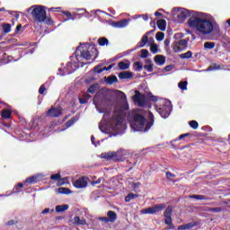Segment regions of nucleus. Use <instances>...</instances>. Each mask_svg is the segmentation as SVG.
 Masks as SVG:
<instances>
[{
    "mask_svg": "<svg viewBox=\"0 0 230 230\" xmlns=\"http://www.w3.org/2000/svg\"><path fill=\"white\" fill-rule=\"evenodd\" d=\"M156 111L160 116L166 119L172 114V105L168 102H164L161 107H157Z\"/></svg>",
    "mask_w": 230,
    "mask_h": 230,
    "instance_id": "nucleus-8",
    "label": "nucleus"
},
{
    "mask_svg": "<svg viewBox=\"0 0 230 230\" xmlns=\"http://www.w3.org/2000/svg\"><path fill=\"white\" fill-rule=\"evenodd\" d=\"M148 57V50L147 49H141L140 58H147Z\"/></svg>",
    "mask_w": 230,
    "mask_h": 230,
    "instance_id": "nucleus-49",
    "label": "nucleus"
},
{
    "mask_svg": "<svg viewBox=\"0 0 230 230\" xmlns=\"http://www.w3.org/2000/svg\"><path fill=\"white\" fill-rule=\"evenodd\" d=\"M15 224H19V221H17V220H9L6 224H5V226H15Z\"/></svg>",
    "mask_w": 230,
    "mask_h": 230,
    "instance_id": "nucleus-54",
    "label": "nucleus"
},
{
    "mask_svg": "<svg viewBox=\"0 0 230 230\" xmlns=\"http://www.w3.org/2000/svg\"><path fill=\"white\" fill-rule=\"evenodd\" d=\"M137 197H139V195L134 194V193H128L125 197V202H130V200H134V199H137Z\"/></svg>",
    "mask_w": 230,
    "mask_h": 230,
    "instance_id": "nucleus-33",
    "label": "nucleus"
},
{
    "mask_svg": "<svg viewBox=\"0 0 230 230\" xmlns=\"http://www.w3.org/2000/svg\"><path fill=\"white\" fill-rule=\"evenodd\" d=\"M119 151L118 152H108L104 155V159L110 161V159H113V161H121V159L118 158Z\"/></svg>",
    "mask_w": 230,
    "mask_h": 230,
    "instance_id": "nucleus-16",
    "label": "nucleus"
},
{
    "mask_svg": "<svg viewBox=\"0 0 230 230\" xmlns=\"http://www.w3.org/2000/svg\"><path fill=\"white\" fill-rule=\"evenodd\" d=\"M129 22H130V19H122L119 22H112L111 26L113 28H127Z\"/></svg>",
    "mask_w": 230,
    "mask_h": 230,
    "instance_id": "nucleus-14",
    "label": "nucleus"
},
{
    "mask_svg": "<svg viewBox=\"0 0 230 230\" xmlns=\"http://www.w3.org/2000/svg\"><path fill=\"white\" fill-rule=\"evenodd\" d=\"M99 46H109V40L105 37H102L98 39Z\"/></svg>",
    "mask_w": 230,
    "mask_h": 230,
    "instance_id": "nucleus-32",
    "label": "nucleus"
},
{
    "mask_svg": "<svg viewBox=\"0 0 230 230\" xmlns=\"http://www.w3.org/2000/svg\"><path fill=\"white\" fill-rule=\"evenodd\" d=\"M155 62L158 66H164V64L166 63V57L163 55H156L155 57Z\"/></svg>",
    "mask_w": 230,
    "mask_h": 230,
    "instance_id": "nucleus-19",
    "label": "nucleus"
},
{
    "mask_svg": "<svg viewBox=\"0 0 230 230\" xmlns=\"http://www.w3.org/2000/svg\"><path fill=\"white\" fill-rule=\"evenodd\" d=\"M27 12H31V17L35 22H44L47 19L46 6L32 5Z\"/></svg>",
    "mask_w": 230,
    "mask_h": 230,
    "instance_id": "nucleus-3",
    "label": "nucleus"
},
{
    "mask_svg": "<svg viewBox=\"0 0 230 230\" xmlns=\"http://www.w3.org/2000/svg\"><path fill=\"white\" fill-rule=\"evenodd\" d=\"M1 117L4 119H10V118H12V111L6 110V109L3 110L1 113Z\"/></svg>",
    "mask_w": 230,
    "mask_h": 230,
    "instance_id": "nucleus-26",
    "label": "nucleus"
},
{
    "mask_svg": "<svg viewBox=\"0 0 230 230\" xmlns=\"http://www.w3.org/2000/svg\"><path fill=\"white\" fill-rule=\"evenodd\" d=\"M118 67L120 69V71H125L130 67V63H125L123 61H120L118 63Z\"/></svg>",
    "mask_w": 230,
    "mask_h": 230,
    "instance_id": "nucleus-27",
    "label": "nucleus"
},
{
    "mask_svg": "<svg viewBox=\"0 0 230 230\" xmlns=\"http://www.w3.org/2000/svg\"><path fill=\"white\" fill-rule=\"evenodd\" d=\"M166 208V205L164 203L156 204L153 207L147 208L144 210H142V213L144 215H154L155 213H159Z\"/></svg>",
    "mask_w": 230,
    "mask_h": 230,
    "instance_id": "nucleus-9",
    "label": "nucleus"
},
{
    "mask_svg": "<svg viewBox=\"0 0 230 230\" xmlns=\"http://www.w3.org/2000/svg\"><path fill=\"white\" fill-rule=\"evenodd\" d=\"M107 84L112 85V84H118V77L116 75H110L106 79Z\"/></svg>",
    "mask_w": 230,
    "mask_h": 230,
    "instance_id": "nucleus-30",
    "label": "nucleus"
},
{
    "mask_svg": "<svg viewBox=\"0 0 230 230\" xmlns=\"http://www.w3.org/2000/svg\"><path fill=\"white\" fill-rule=\"evenodd\" d=\"M135 66H137V71H142L143 70V63L137 61L135 62Z\"/></svg>",
    "mask_w": 230,
    "mask_h": 230,
    "instance_id": "nucleus-51",
    "label": "nucleus"
},
{
    "mask_svg": "<svg viewBox=\"0 0 230 230\" xmlns=\"http://www.w3.org/2000/svg\"><path fill=\"white\" fill-rule=\"evenodd\" d=\"M188 136H190V133L182 134L179 137V139H184V137H188Z\"/></svg>",
    "mask_w": 230,
    "mask_h": 230,
    "instance_id": "nucleus-62",
    "label": "nucleus"
},
{
    "mask_svg": "<svg viewBox=\"0 0 230 230\" xmlns=\"http://www.w3.org/2000/svg\"><path fill=\"white\" fill-rule=\"evenodd\" d=\"M87 98H85V97H83V98H79V103L81 104V105H85V103H87Z\"/></svg>",
    "mask_w": 230,
    "mask_h": 230,
    "instance_id": "nucleus-56",
    "label": "nucleus"
},
{
    "mask_svg": "<svg viewBox=\"0 0 230 230\" xmlns=\"http://www.w3.org/2000/svg\"><path fill=\"white\" fill-rule=\"evenodd\" d=\"M155 39H156V40H158L159 42H161V40H164V32H161V31L157 32V33L155 34Z\"/></svg>",
    "mask_w": 230,
    "mask_h": 230,
    "instance_id": "nucleus-43",
    "label": "nucleus"
},
{
    "mask_svg": "<svg viewBox=\"0 0 230 230\" xmlns=\"http://www.w3.org/2000/svg\"><path fill=\"white\" fill-rule=\"evenodd\" d=\"M156 25L158 26V29L161 31H165L166 30V21L165 20H158L156 22Z\"/></svg>",
    "mask_w": 230,
    "mask_h": 230,
    "instance_id": "nucleus-24",
    "label": "nucleus"
},
{
    "mask_svg": "<svg viewBox=\"0 0 230 230\" xmlns=\"http://www.w3.org/2000/svg\"><path fill=\"white\" fill-rule=\"evenodd\" d=\"M62 114V108L52 107L47 111V116L50 118H58Z\"/></svg>",
    "mask_w": 230,
    "mask_h": 230,
    "instance_id": "nucleus-12",
    "label": "nucleus"
},
{
    "mask_svg": "<svg viewBox=\"0 0 230 230\" xmlns=\"http://www.w3.org/2000/svg\"><path fill=\"white\" fill-rule=\"evenodd\" d=\"M133 102H135L138 107H145L146 105V95L141 94L139 91H136L133 96Z\"/></svg>",
    "mask_w": 230,
    "mask_h": 230,
    "instance_id": "nucleus-10",
    "label": "nucleus"
},
{
    "mask_svg": "<svg viewBox=\"0 0 230 230\" xmlns=\"http://www.w3.org/2000/svg\"><path fill=\"white\" fill-rule=\"evenodd\" d=\"M4 64H8V61H6V59L4 58L0 59V66H3Z\"/></svg>",
    "mask_w": 230,
    "mask_h": 230,
    "instance_id": "nucleus-63",
    "label": "nucleus"
},
{
    "mask_svg": "<svg viewBox=\"0 0 230 230\" xmlns=\"http://www.w3.org/2000/svg\"><path fill=\"white\" fill-rule=\"evenodd\" d=\"M69 209V205H58L56 206V213H64Z\"/></svg>",
    "mask_w": 230,
    "mask_h": 230,
    "instance_id": "nucleus-25",
    "label": "nucleus"
},
{
    "mask_svg": "<svg viewBox=\"0 0 230 230\" xmlns=\"http://www.w3.org/2000/svg\"><path fill=\"white\" fill-rule=\"evenodd\" d=\"M177 42L179 43L180 47L182 46L181 48L183 49L186 48V46H188V40H180Z\"/></svg>",
    "mask_w": 230,
    "mask_h": 230,
    "instance_id": "nucleus-50",
    "label": "nucleus"
},
{
    "mask_svg": "<svg viewBox=\"0 0 230 230\" xmlns=\"http://www.w3.org/2000/svg\"><path fill=\"white\" fill-rule=\"evenodd\" d=\"M208 211L209 213H220L222 211V208L217 207V208H208Z\"/></svg>",
    "mask_w": 230,
    "mask_h": 230,
    "instance_id": "nucleus-40",
    "label": "nucleus"
},
{
    "mask_svg": "<svg viewBox=\"0 0 230 230\" xmlns=\"http://www.w3.org/2000/svg\"><path fill=\"white\" fill-rule=\"evenodd\" d=\"M74 226H87L85 219H80V217L75 216L74 217Z\"/></svg>",
    "mask_w": 230,
    "mask_h": 230,
    "instance_id": "nucleus-22",
    "label": "nucleus"
},
{
    "mask_svg": "<svg viewBox=\"0 0 230 230\" xmlns=\"http://www.w3.org/2000/svg\"><path fill=\"white\" fill-rule=\"evenodd\" d=\"M150 51H152L154 55L159 53V46H157V44L151 45Z\"/></svg>",
    "mask_w": 230,
    "mask_h": 230,
    "instance_id": "nucleus-41",
    "label": "nucleus"
},
{
    "mask_svg": "<svg viewBox=\"0 0 230 230\" xmlns=\"http://www.w3.org/2000/svg\"><path fill=\"white\" fill-rule=\"evenodd\" d=\"M188 25L190 28H196L197 31L202 35H209L213 33V30H219L217 22H211L207 18L195 16V14H192V16L190 17L188 20Z\"/></svg>",
    "mask_w": 230,
    "mask_h": 230,
    "instance_id": "nucleus-1",
    "label": "nucleus"
},
{
    "mask_svg": "<svg viewBox=\"0 0 230 230\" xmlns=\"http://www.w3.org/2000/svg\"><path fill=\"white\" fill-rule=\"evenodd\" d=\"M189 125L191 128H193V130H197L199 128V122H197V120H190Z\"/></svg>",
    "mask_w": 230,
    "mask_h": 230,
    "instance_id": "nucleus-39",
    "label": "nucleus"
},
{
    "mask_svg": "<svg viewBox=\"0 0 230 230\" xmlns=\"http://www.w3.org/2000/svg\"><path fill=\"white\" fill-rule=\"evenodd\" d=\"M44 93H46V85L41 84L40 89H39V93L40 94H44Z\"/></svg>",
    "mask_w": 230,
    "mask_h": 230,
    "instance_id": "nucleus-53",
    "label": "nucleus"
},
{
    "mask_svg": "<svg viewBox=\"0 0 230 230\" xmlns=\"http://www.w3.org/2000/svg\"><path fill=\"white\" fill-rule=\"evenodd\" d=\"M164 46H165V48H169V46H170V39L169 38L165 39Z\"/></svg>",
    "mask_w": 230,
    "mask_h": 230,
    "instance_id": "nucleus-61",
    "label": "nucleus"
},
{
    "mask_svg": "<svg viewBox=\"0 0 230 230\" xmlns=\"http://www.w3.org/2000/svg\"><path fill=\"white\" fill-rule=\"evenodd\" d=\"M2 28L4 30V35H6V33H10L12 31V24H10V23L3 24Z\"/></svg>",
    "mask_w": 230,
    "mask_h": 230,
    "instance_id": "nucleus-31",
    "label": "nucleus"
},
{
    "mask_svg": "<svg viewBox=\"0 0 230 230\" xmlns=\"http://www.w3.org/2000/svg\"><path fill=\"white\" fill-rule=\"evenodd\" d=\"M124 117L125 114L123 112V110H117L114 111L113 121H115V124H111L113 130H119Z\"/></svg>",
    "mask_w": 230,
    "mask_h": 230,
    "instance_id": "nucleus-5",
    "label": "nucleus"
},
{
    "mask_svg": "<svg viewBox=\"0 0 230 230\" xmlns=\"http://www.w3.org/2000/svg\"><path fill=\"white\" fill-rule=\"evenodd\" d=\"M87 93H90L91 94H94V93H96V84H92L88 88Z\"/></svg>",
    "mask_w": 230,
    "mask_h": 230,
    "instance_id": "nucleus-47",
    "label": "nucleus"
},
{
    "mask_svg": "<svg viewBox=\"0 0 230 230\" xmlns=\"http://www.w3.org/2000/svg\"><path fill=\"white\" fill-rule=\"evenodd\" d=\"M173 212V207L169 206L166 208L164 212V223L169 226V229H175V226H173V222L172 219V213Z\"/></svg>",
    "mask_w": 230,
    "mask_h": 230,
    "instance_id": "nucleus-6",
    "label": "nucleus"
},
{
    "mask_svg": "<svg viewBox=\"0 0 230 230\" xmlns=\"http://www.w3.org/2000/svg\"><path fill=\"white\" fill-rule=\"evenodd\" d=\"M99 220H101L102 222H104L105 224H108V222H110L109 217H99Z\"/></svg>",
    "mask_w": 230,
    "mask_h": 230,
    "instance_id": "nucleus-59",
    "label": "nucleus"
},
{
    "mask_svg": "<svg viewBox=\"0 0 230 230\" xmlns=\"http://www.w3.org/2000/svg\"><path fill=\"white\" fill-rule=\"evenodd\" d=\"M153 125H154V113H152V111H149V122L146 124L145 132H148V130L152 128Z\"/></svg>",
    "mask_w": 230,
    "mask_h": 230,
    "instance_id": "nucleus-20",
    "label": "nucleus"
},
{
    "mask_svg": "<svg viewBox=\"0 0 230 230\" xmlns=\"http://www.w3.org/2000/svg\"><path fill=\"white\" fill-rule=\"evenodd\" d=\"M103 71H108L107 66H103L102 69L97 70L98 73H103Z\"/></svg>",
    "mask_w": 230,
    "mask_h": 230,
    "instance_id": "nucleus-64",
    "label": "nucleus"
},
{
    "mask_svg": "<svg viewBox=\"0 0 230 230\" xmlns=\"http://www.w3.org/2000/svg\"><path fill=\"white\" fill-rule=\"evenodd\" d=\"M108 220L111 223L116 222L118 220V214L116 212L110 210L107 212Z\"/></svg>",
    "mask_w": 230,
    "mask_h": 230,
    "instance_id": "nucleus-21",
    "label": "nucleus"
},
{
    "mask_svg": "<svg viewBox=\"0 0 230 230\" xmlns=\"http://www.w3.org/2000/svg\"><path fill=\"white\" fill-rule=\"evenodd\" d=\"M174 12H177L178 22H184L188 17H191L193 12L182 8H173Z\"/></svg>",
    "mask_w": 230,
    "mask_h": 230,
    "instance_id": "nucleus-7",
    "label": "nucleus"
},
{
    "mask_svg": "<svg viewBox=\"0 0 230 230\" xmlns=\"http://www.w3.org/2000/svg\"><path fill=\"white\" fill-rule=\"evenodd\" d=\"M199 223L197 222H190L185 225H181L178 226V230H186V229H193V227H197Z\"/></svg>",
    "mask_w": 230,
    "mask_h": 230,
    "instance_id": "nucleus-17",
    "label": "nucleus"
},
{
    "mask_svg": "<svg viewBox=\"0 0 230 230\" xmlns=\"http://www.w3.org/2000/svg\"><path fill=\"white\" fill-rule=\"evenodd\" d=\"M76 69H78V65L76 63H67L66 66L63 70V73H61V76H66V75H73Z\"/></svg>",
    "mask_w": 230,
    "mask_h": 230,
    "instance_id": "nucleus-11",
    "label": "nucleus"
},
{
    "mask_svg": "<svg viewBox=\"0 0 230 230\" xmlns=\"http://www.w3.org/2000/svg\"><path fill=\"white\" fill-rule=\"evenodd\" d=\"M146 128V118L139 113H135L133 116V123L131 124V128L137 132H145Z\"/></svg>",
    "mask_w": 230,
    "mask_h": 230,
    "instance_id": "nucleus-4",
    "label": "nucleus"
},
{
    "mask_svg": "<svg viewBox=\"0 0 230 230\" xmlns=\"http://www.w3.org/2000/svg\"><path fill=\"white\" fill-rule=\"evenodd\" d=\"M76 58H78V55H80L81 58H84L85 60H93L98 58V49H96V45H85L84 47H78L76 51Z\"/></svg>",
    "mask_w": 230,
    "mask_h": 230,
    "instance_id": "nucleus-2",
    "label": "nucleus"
},
{
    "mask_svg": "<svg viewBox=\"0 0 230 230\" xmlns=\"http://www.w3.org/2000/svg\"><path fill=\"white\" fill-rule=\"evenodd\" d=\"M64 15H66L68 19H72V21H75V16L69 12V11H65L63 12Z\"/></svg>",
    "mask_w": 230,
    "mask_h": 230,
    "instance_id": "nucleus-52",
    "label": "nucleus"
},
{
    "mask_svg": "<svg viewBox=\"0 0 230 230\" xmlns=\"http://www.w3.org/2000/svg\"><path fill=\"white\" fill-rule=\"evenodd\" d=\"M102 65H97L94 68H93V73H95L96 75H100V73H98V71H100V69L102 68Z\"/></svg>",
    "mask_w": 230,
    "mask_h": 230,
    "instance_id": "nucleus-55",
    "label": "nucleus"
},
{
    "mask_svg": "<svg viewBox=\"0 0 230 230\" xmlns=\"http://www.w3.org/2000/svg\"><path fill=\"white\" fill-rule=\"evenodd\" d=\"M27 184H37L39 182V177L37 176H31L25 180Z\"/></svg>",
    "mask_w": 230,
    "mask_h": 230,
    "instance_id": "nucleus-28",
    "label": "nucleus"
},
{
    "mask_svg": "<svg viewBox=\"0 0 230 230\" xmlns=\"http://www.w3.org/2000/svg\"><path fill=\"white\" fill-rule=\"evenodd\" d=\"M172 69H173V65H168L164 67L165 71H172Z\"/></svg>",
    "mask_w": 230,
    "mask_h": 230,
    "instance_id": "nucleus-60",
    "label": "nucleus"
},
{
    "mask_svg": "<svg viewBox=\"0 0 230 230\" xmlns=\"http://www.w3.org/2000/svg\"><path fill=\"white\" fill-rule=\"evenodd\" d=\"M192 55L193 53L190 50H189L186 53L181 54L180 58H182V59L191 58Z\"/></svg>",
    "mask_w": 230,
    "mask_h": 230,
    "instance_id": "nucleus-37",
    "label": "nucleus"
},
{
    "mask_svg": "<svg viewBox=\"0 0 230 230\" xmlns=\"http://www.w3.org/2000/svg\"><path fill=\"white\" fill-rule=\"evenodd\" d=\"M172 49L175 53H179V51H182L184 49V48H181L179 45L178 41H176L173 43Z\"/></svg>",
    "mask_w": 230,
    "mask_h": 230,
    "instance_id": "nucleus-35",
    "label": "nucleus"
},
{
    "mask_svg": "<svg viewBox=\"0 0 230 230\" xmlns=\"http://www.w3.org/2000/svg\"><path fill=\"white\" fill-rule=\"evenodd\" d=\"M44 22H46L49 26H50L51 24H53V19L47 17Z\"/></svg>",
    "mask_w": 230,
    "mask_h": 230,
    "instance_id": "nucleus-57",
    "label": "nucleus"
},
{
    "mask_svg": "<svg viewBox=\"0 0 230 230\" xmlns=\"http://www.w3.org/2000/svg\"><path fill=\"white\" fill-rule=\"evenodd\" d=\"M155 30L149 31L142 37L141 41L139 42L138 48H145L148 42V35H152Z\"/></svg>",
    "mask_w": 230,
    "mask_h": 230,
    "instance_id": "nucleus-15",
    "label": "nucleus"
},
{
    "mask_svg": "<svg viewBox=\"0 0 230 230\" xmlns=\"http://www.w3.org/2000/svg\"><path fill=\"white\" fill-rule=\"evenodd\" d=\"M87 177H81L74 182L75 188L77 189L87 188Z\"/></svg>",
    "mask_w": 230,
    "mask_h": 230,
    "instance_id": "nucleus-13",
    "label": "nucleus"
},
{
    "mask_svg": "<svg viewBox=\"0 0 230 230\" xmlns=\"http://www.w3.org/2000/svg\"><path fill=\"white\" fill-rule=\"evenodd\" d=\"M22 188H24V184L18 183L17 185H15L14 190L16 193H19L21 191V190H22Z\"/></svg>",
    "mask_w": 230,
    "mask_h": 230,
    "instance_id": "nucleus-48",
    "label": "nucleus"
},
{
    "mask_svg": "<svg viewBox=\"0 0 230 230\" xmlns=\"http://www.w3.org/2000/svg\"><path fill=\"white\" fill-rule=\"evenodd\" d=\"M205 49H213L215 48V42L207 41L204 43Z\"/></svg>",
    "mask_w": 230,
    "mask_h": 230,
    "instance_id": "nucleus-42",
    "label": "nucleus"
},
{
    "mask_svg": "<svg viewBox=\"0 0 230 230\" xmlns=\"http://www.w3.org/2000/svg\"><path fill=\"white\" fill-rule=\"evenodd\" d=\"M178 87L181 91H186L188 89V81H181L178 84Z\"/></svg>",
    "mask_w": 230,
    "mask_h": 230,
    "instance_id": "nucleus-34",
    "label": "nucleus"
},
{
    "mask_svg": "<svg viewBox=\"0 0 230 230\" xmlns=\"http://www.w3.org/2000/svg\"><path fill=\"white\" fill-rule=\"evenodd\" d=\"M60 177H62V175L60 174V172H58L56 174H52L50 176L51 181H58V182L60 181Z\"/></svg>",
    "mask_w": 230,
    "mask_h": 230,
    "instance_id": "nucleus-44",
    "label": "nucleus"
},
{
    "mask_svg": "<svg viewBox=\"0 0 230 230\" xmlns=\"http://www.w3.org/2000/svg\"><path fill=\"white\" fill-rule=\"evenodd\" d=\"M67 182V178L60 177L59 181H58V186H64Z\"/></svg>",
    "mask_w": 230,
    "mask_h": 230,
    "instance_id": "nucleus-46",
    "label": "nucleus"
},
{
    "mask_svg": "<svg viewBox=\"0 0 230 230\" xmlns=\"http://www.w3.org/2000/svg\"><path fill=\"white\" fill-rule=\"evenodd\" d=\"M189 199H196V200H206V196L194 194L189 196Z\"/></svg>",
    "mask_w": 230,
    "mask_h": 230,
    "instance_id": "nucleus-38",
    "label": "nucleus"
},
{
    "mask_svg": "<svg viewBox=\"0 0 230 230\" xmlns=\"http://www.w3.org/2000/svg\"><path fill=\"white\" fill-rule=\"evenodd\" d=\"M95 107H96L98 112H100V114H104L103 119L109 118V116H111V111H105L102 109L98 108V105H95Z\"/></svg>",
    "mask_w": 230,
    "mask_h": 230,
    "instance_id": "nucleus-36",
    "label": "nucleus"
},
{
    "mask_svg": "<svg viewBox=\"0 0 230 230\" xmlns=\"http://www.w3.org/2000/svg\"><path fill=\"white\" fill-rule=\"evenodd\" d=\"M56 191L61 195H69L71 193V190L66 187L58 188Z\"/></svg>",
    "mask_w": 230,
    "mask_h": 230,
    "instance_id": "nucleus-23",
    "label": "nucleus"
},
{
    "mask_svg": "<svg viewBox=\"0 0 230 230\" xmlns=\"http://www.w3.org/2000/svg\"><path fill=\"white\" fill-rule=\"evenodd\" d=\"M132 72L123 71L119 74V80H130L132 78Z\"/></svg>",
    "mask_w": 230,
    "mask_h": 230,
    "instance_id": "nucleus-18",
    "label": "nucleus"
},
{
    "mask_svg": "<svg viewBox=\"0 0 230 230\" xmlns=\"http://www.w3.org/2000/svg\"><path fill=\"white\" fill-rule=\"evenodd\" d=\"M144 69L147 71V73H152L154 71V64L144 66Z\"/></svg>",
    "mask_w": 230,
    "mask_h": 230,
    "instance_id": "nucleus-45",
    "label": "nucleus"
},
{
    "mask_svg": "<svg viewBox=\"0 0 230 230\" xmlns=\"http://www.w3.org/2000/svg\"><path fill=\"white\" fill-rule=\"evenodd\" d=\"M166 179H172V177H175V174L172 173L171 172H167L165 173Z\"/></svg>",
    "mask_w": 230,
    "mask_h": 230,
    "instance_id": "nucleus-58",
    "label": "nucleus"
},
{
    "mask_svg": "<svg viewBox=\"0 0 230 230\" xmlns=\"http://www.w3.org/2000/svg\"><path fill=\"white\" fill-rule=\"evenodd\" d=\"M76 121H78V117L74 116L72 119H70L68 121L66 122V128H69V127H73V125H75Z\"/></svg>",
    "mask_w": 230,
    "mask_h": 230,
    "instance_id": "nucleus-29",
    "label": "nucleus"
}]
</instances>
